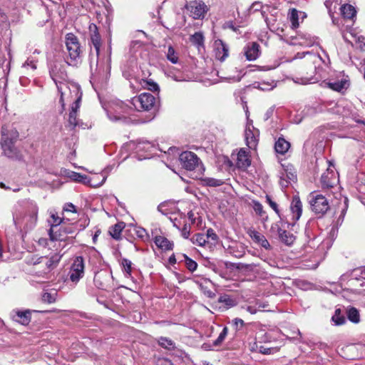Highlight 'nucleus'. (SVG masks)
Segmentation results:
<instances>
[{"mask_svg":"<svg viewBox=\"0 0 365 365\" xmlns=\"http://www.w3.org/2000/svg\"><path fill=\"white\" fill-rule=\"evenodd\" d=\"M232 322L236 329L242 327V326L244 325L243 320L239 318H235Z\"/></svg>","mask_w":365,"mask_h":365,"instance_id":"obj_58","label":"nucleus"},{"mask_svg":"<svg viewBox=\"0 0 365 365\" xmlns=\"http://www.w3.org/2000/svg\"><path fill=\"white\" fill-rule=\"evenodd\" d=\"M297 58H304V64L308 67L307 73L310 76L307 78L305 83H313L315 81H317L318 78H314V76L318 74L321 76V66L322 63H326V62L322 60V57L317 54L310 52H302L297 53L296 54L294 59Z\"/></svg>","mask_w":365,"mask_h":365,"instance_id":"obj_1","label":"nucleus"},{"mask_svg":"<svg viewBox=\"0 0 365 365\" xmlns=\"http://www.w3.org/2000/svg\"><path fill=\"white\" fill-rule=\"evenodd\" d=\"M97 68L98 73L103 76H107L110 70V59L108 58L106 61V65H103L102 63H97Z\"/></svg>","mask_w":365,"mask_h":365,"instance_id":"obj_37","label":"nucleus"},{"mask_svg":"<svg viewBox=\"0 0 365 365\" xmlns=\"http://www.w3.org/2000/svg\"><path fill=\"white\" fill-rule=\"evenodd\" d=\"M251 205L252 206L254 211L257 215L262 217H266V218H267V217L265 215L266 213L264 211L263 206L257 200H252Z\"/></svg>","mask_w":365,"mask_h":365,"instance_id":"obj_38","label":"nucleus"},{"mask_svg":"<svg viewBox=\"0 0 365 365\" xmlns=\"http://www.w3.org/2000/svg\"><path fill=\"white\" fill-rule=\"evenodd\" d=\"M348 318L351 322L358 323L359 322V314L358 310L355 308L349 309L348 311Z\"/></svg>","mask_w":365,"mask_h":365,"instance_id":"obj_44","label":"nucleus"},{"mask_svg":"<svg viewBox=\"0 0 365 365\" xmlns=\"http://www.w3.org/2000/svg\"><path fill=\"white\" fill-rule=\"evenodd\" d=\"M276 86V83L272 81L271 83H262L259 88L262 91H270Z\"/></svg>","mask_w":365,"mask_h":365,"instance_id":"obj_50","label":"nucleus"},{"mask_svg":"<svg viewBox=\"0 0 365 365\" xmlns=\"http://www.w3.org/2000/svg\"><path fill=\"white\" fill-rule=\"evenodd\" d=\"M155 98L149 93H143L131 100V104L137 110H150L155 105Z\"/></svg>","mask_w":365,"mask_h":365,"instance_id":"obj_7","label":"nucleus"},{"mask_svg":"<svg viewBox=\"0 0 365 365\" xmlns=\"http://www.w3.org/2000/svg\"><path fill=\"white\" fill-rule=\"evenodd\" d=\"M341 13L344 19H352L356 16V11L351 4H344L341 7Z\"/></svg>","mask_w":365,"mask_h":365,"instance_id":"obj_27","label":"nucleus"},{"mask_svg":"<svg viewBox=\"0 0 365 365\" xmlns=\"http://www.w3.org/2000/svg\"><path fill=\"white\" fill-rule=\"evenodd\" d=\"M158 344L162 347L171 350L175 348V343L167 337H160L158 339Z\"/></svg>","mask_w":365,"mask_h":365,"instance_id":"obj_39","label":"nucleus"},{"mask_svg":"<svg viewBox=\"0 0 365 365\" xmlns=\"http://www.w3.org/2000/svg\"><path fill=\"white\" fill-rule=\"evenodd\" d=\"M323 86L331 90L344 93L350 86L349 77L344 72H339L334 76L323 81Z\"/></svg>","mask_w":365,"mask_h":365,"instance_id":"obj_4","label":"nucleus"},{"mask_svg":"<svg viewBox=\"0 0 365 365\" xmlns=\"http://www.w3.org/2000/svg\"><path fill=\"white\" fill-rule=\"evenodd\" d=\"M101 175H105L104 173H99V174H96V175L93 178H91V182H98L101 180L102 179V176Z\"/></svg>","mask_w":365,"mask_h":365,"instance_id":"obj_63","label":"nucleus"},{"mask_svg":"<svg viewBox=\"0 0 365 365\" xmlns=\"http://www.w3.org/2000/svg\"><path fill=\"white\" fill-rule=\"evenodd\" d=\"M148 89L152 91H158L159 90L158 85L153 81H148Z\"/></svg>","mask_w":365,"mask_h":365,"instance_id":"obj_55","label":"nucleus"},{"mask_svg":"<svg viewBox=\"0 0 365 365\" xmlns=\"http://www.w3.org/2000/svg\"><path fill=\"white\" fill-rule=\"evenodd\" d=\"M66 46L68 52L69 58L66 60V64L73 66L80 56V44L77 37L73 34L66 36Z\"/></svg>","mask_w":365,"mask_h":365,"instance_id":"obj_5","label":"nucleus"},{"mask_svg":"<svg viewBox=\"0 0 365 365\" xmlns=\"http://www.w3.org/2000/svg\"><path fill=\"white\" fill-rule=\"evenodd\" d=\"M227 334V328L225 327L222 332L220 334L219 336L215 341V345H218L222 342V341L225 339L226 336Z\"/></svg>","mask_w":365,"mask_h":365,"instance_id":"obj_49","label":"nucleus"},{"mask_svg":"<svg viewBox=\"0 0 365 365\" xmlns=\"http://www.w3.org/2000/svg\"><path fill=\"white\" fill-rule=\"evenodd\" d=\"M57 88L61 93L60 103L63 109L65 108L66 102L73 101V105L80 107L82 93L78 84L75 83L60 82Z\"/></svg>","mask_w":365,"mask_h":365,"instance_id":"obj_2","label":"nucleus"},{"mask_svg":"<svg viewBox=\"0 0 365 365\" xmlns=\"http://www.w3.org/2000/svg\"><path fill=\"white\" fill-rule=\"evenodd\" d=\"M207 184L211 186H217L220 185V180L215 179H210L208 180Z\"/></svg>","mask_w":365,"mask_h":365,"instance_id":"obj_64","label":"nucleus"},{"mask_svg":"<svg viewBox=\"0 0 365 365\" xmlns=\"http://www.w3.org/2000/svg\"><path fill=\"white\" fill-rule=\"evenodd\" d=\"M284 177L288 178L289 182L290 181H294L296 180V175L292 173H287V171L283 172Z\"/></svg>","mask_w":365,"mask_h":365,"instance_id":"obj_61","label":"nucleus"},{"mask_svg":"<svg viewBox=\"0 0 365 365\" xmlns=\"http://www.w3.org/2000/svg\"><path fill=\"white\" fill-rule=\"evenodd\" d=\"M16 320L23 325L28 324L31 320V312L29 311L17 312Z\"/></svg>","mask_w":365,"mask_h":365,"instance_id":"obj_31","label":"nucleus"},{"mask_svg":"<svg viewBox=\"0 0 365 365\" xmlns=\"http://www.w3.org/2000/svg\"><path fill=\"white\" fill-rule=\"evenodd\" d=\"M22 67L26 69L31 68L32 70H36V61H35L34 59H33L31 58H28V59L23 64Z\"/></svg>","mask_w":365,"mask_h":365,"instance_id":"obj_48","label":"nucleus"},{"mask_svg":"<svg viewBox=\"0 0 365 365\" xmlns=\"http://www.w3.org/2000/svg\"><path fill=\"white\" fill-rule=\"evenodd\" d=\"M250 236L255 242L261 245L262 247L266 250L269 249L270 245L269 242L265 237L259 232L255 230L250 231Z\"/></svg>","mask_w":365,"mask_h":365,"instance_id":"obj_24","label":"nucleus"},{"mask_svg":"<svg viewBox=\"0 0 365 365\" xmlns=\"http://www.w3.org/2000/svg\"><path fill=\"white\" fill-rule=\"evenodd\" d=\"M285 178H286L284 177V173H282L281 176H280L279 183H280L281 186L283 187H287L288 184L289 183V180Z\"/></svg>","mask_w":365,"mask_h":365,"instance_id":"obj_59","label":"nucleus"},{"mask_svg":"<svg viewBox=\"0 0 365 365\" xmlns=\"http://www.w3.org/2000/svg\"><path fill=\"white\" fill-rule=\"evenodd\" d=\"M336 181L335 173L333 170L330 168H328L327 171L322 175L321 182L324 187H333Z\"/></svg>","mask_w":365,"mask_h":365,"instance_id":"obj_22","label":"nucleus"},{"mask_svg":"<svg viewBox=\"0 0 365 365\" xmlns=\"http://www.w3.org/2000/svg\"><path fill=\"white\" fill-rule=\"evenodd\" d=\"M307 17L304 12L299 11L296 9H292L288 13V18L292 24V29H297L299 26V18L302 20Z\"/></svg>","mask_w":365,"mask_h":365,"instance_id":"obj_21","label":"nucleus"},{"mask_svg":"<svg viewBox=\"0 0 365 365\" xmlns=\"http://www.w3.org/2000/svg\"><path fill=\"white\" fill-rule=\"evenodd\" d=\"M187 217H188V218L190 220L192 224L197 223V225H199L201 222L200 219V218H196L195 217V214L192 211H190V212H189L187 213Z\"/></svg>","mask_w":365,"mask_h":365,"instance_id":"obj_52","label":"nucleus"},{"mask_svg":"<svg viewBox=\"0 0 365 365\" xmlns=\"http://www.w3.org/2000/svg\"><path fill=\"white\" fill-rule=\"evenodd\" d=\"M153 146L150 143H140L138 146V150H149L150 148H153Z\"/></svg>","mask_w":365,"mask_h":365,"instance_id":"obj_56","label":"nucleus"},{"mask_svg":"<svg viewBox=\"0 0 365 365\" xmlns=\"http://www.w3.org/2000/svg\"><path fill=\"white\" fill-rule=\"evenodd\" d=\"M214 51L217 59L220 61H223L229 56V48L228 46L220 39L215 41Z\"/></svg>","mask_w":365,"mask_h":365,"instance_id":"obj_18","label":"nucleus"},{"mask_svg":"<svg viewBox=\"0 0 365 365\" xmlns=\"http://www.w3.org/2000/svg\"><path fill=\"white\" fill-rule=\"evenodd\" d=\"M257 351L263 354H272L277 351V348L274 347H266L263 345H260L259 346H257Z\"/></svg>","mask_w":365,"mask_h":365,"instance_id":"obj_46","label":"nucleus"},{"mask_svg":"<svg viewBox=\"0 0 365 365\" xmlns=\"http://www.w3.org/2000/svg\"><path fill=\"white\" fill-rule=\"evenodd\" d=\"M302 213V203L299 196H294L290 204V220L294 224L299 220Z\"/></svg>","mask_w":365,"mask_h":365,"instance_id":"obj_17","label":"nucleus"},{"mask_svg":"<svg viewBox=\"0 0 365 365\" xmlns=\"http://www.w3.org/2000/svg\"><path fill=\"white\" fill-rule=\"evenodd\" d=\"M250 164L251 160L248 153L245 148H241L237 154L236 165L238 168L245 170L247 168Z\"/></svg>","mask_w":365,"mask_h":365,"instance_id":"obj_19","label":"nucleus"},{"mask_svg":"<svg viewBox=\"0 0 365 365\" xmlns=\"http://www.w3.org/2000/svg\"><path fill=\"white\" fill-rule=\"evenodd\" d=\"M93 281L96 287L98 289L103 290L111 289L113 282L112 272L106 269H101L96 273Z\"/></svg>","mask_w":365,"mask_h":365,"instance_id":"obj_10","label":"nucleus"},{"mask_svg":"<svg viewBox=\"0 0 365 365\" xmlns=\"http://www.w3.org/2000/svg\"><path fill=\"white\" fill-rule=\"evenodd\" d=\"M290 147V143L283 138H279L275 143V150L279 154H284L287 153Z\"/></svg>","mask_w":365,"mask_h":365,"instance_id":"obj_28","label":"nucleus"},{"mask_svg":"<svg viewBox=\"0 0 365 365\" xmlns=\"http://www.w3.org/2000/svg\"><path fill=\"white\" fill-rule=\"evenodd\" d=\"M38 208L36 204H31L29 214L25 217L26 224L29 227H34L38 219Z\"/></svg>","mask_w":365,"mask_h":365,"instance_id":"obj_23","label":"nucleus"},{"mask_svg":"<svg viewBox=\"0 0 365 365\" xmlns=\"http://www.w3.org/2000/svg\"><path fill=\"white\" fill-rule=\"evenodd\" d=\"M124 228V222H118L110 228V234L114 239L118 240L120 238L121 232Z\"/></svg>","mask_w":365,"mask_h":365,"instance_id":"obj_33","label":"nucleus"},{"mask_svg":"<svg viewBox=\"0 0 365 365\" xmlns=\"http://www.w3.org/2000/svg\"><path fill=\"white\" fill-rule=\"evenodd\" d=\"M121 265L123 267V271L127 277L131 276L132 272V262L128 259H123L121 261Z\"/></svg>","mask_w":365,"mask_h":365,"instance_id":"obj_40","label":"nucleus"},{"mask_svg":"<svg viewBox=\"0 0 365 365\" xmlns=\"http://www.w3.org/2000/svg\"><path fill=\"white\" fill-rule=\"evenodd\" d=\"M154 242L158 248L163 250H170L173 247V244L164 236H155Z\"/></svg>","mask_w":365,"mask_h":365,"instance_id":"obj_25","label":"nucleus"},{"mask_svg":"<svg viewBox=\"0 0 365 365\" xmlns=\"http://www.w3.org/2000/svg\"><path fill=\"white\" fill-rule=\"evenodd\" d=\"M219 302L221 303H224L229 307H233L235 304V301L227 295L221 296L219 298Z\"/></svg>","mask_w":365,"mask_h":365,"instance_id":"obj_47","label":"nucleus"},{"mask_svg":"<svg viewBox=\"0 0 365 365\" xmlns=\"http://www.w3.org/2000/svg\"><path fill=\"white\" fill-rule=\"evenodd\" d=\"M101 176H102V179L100 182H95L93 183V182H91V178L85 175H81V174L74 172V171H71L68 173V177L73 181H75L77 182H81L84 185L91 186L92 187H98L103 185V183L106 182V180L107 179V175H101Z\"/></svg>","mask_w":365,"mask_h":365,"instance_id":"obj_14","label":"nucleus"},{"mask_svg":"<svg viewBox=\"0 0 365 365\" xmlns=\"http://www.w3.org/2000/svg\"><path fill=\"white\" fill-rule=\"evenodd\" d=\"M57 296L58 293L56 290L45 292L41 296V299L45 303L53 304L56 301Z\"/></svg>","mask_w":365,"mask_h":365,"instance_id":"obj_32","label":"nucleus"},{"mask_svg":"<svg viewBox=\"0 0 365 365\" xmlns=\"http://www.w3.org/2000/svg\"><path fill=\"white\" fill-rule=\"evenodd\" d=\"M269 9L270 7L268 5H262L261 2L256 1L251 5L250 10L251 12L260 11L262 16L264 18L265 21H267V17L266 14L269 11Z\"/></svg>","mask_w":365,"mask_h":365,"instance_id":"obj_29","label":"nucleus"},{"mask_svg":"<svg viewBox=\"0 0 365 365\" xmlns=\"http://www.w3.org/2000/svg\"><path fill=\"white\" fill-rule=\"evenodd\" d=\"M205 235L207 237V240L211 239L212 240L215 241L217 239V236L212 229H208L207 230V233Z\"/></svg>","mask_w":365,"mask_h":365,"instance_id":"obj_53","label":"nucleus"},{"mask_svg":"<svg viewBox=\"0 0 365 365\" xmlns=\"http://www.w3.org/2000/svg\"><path fill=\"white\" fill-rule=\"evenodd\" d=\"M266 200H267V202H268V204L269 205V206L274 210V212L277 215H279V211L278 210L277 204L275 202L272 201V200L271 199V197L269 195L266 196Z\"/></svg>","mask_w":365,"mask_h":365,"instance_id":"obj_51","label":"nucleus"},{"mask_svg":"<svg viewBox=\"0 0 365 365\" xmlns=\"http://www.w3.org/2000/svg\"><path fill=\"white\" fill-rule=\"evenodd\" d=\"M279 235L281 240L287 245H292L295 240L292 234L284 230H279Z\"/></svg>","mask_w":365,"mask_h":365,"instance_id":"obj_34","label":"nucleus"},{"mask_svg":"<svg viewBox=\"0 0 365 365\" xmlns=\"http://www.w3.org/2000/svg\"><path fill=\"white\" fill-rule=\"evenodd\" d=\"M246 310L252 314H256L259 309L255 306H248Z\"/></svg>","mask_w":365,"mask_h":365,"instance_id":"obj_62","label":"nucleus"},{"mask_svg":"<svg viewBox=\"0 0 365 365\" xmlns=\"http://www.w3.org/2000/svg\"><path fill=\"white\" fill-rule=\"evenodd\" d=\"M332 320L336 325H341L344 323L345 318L342 314H341L340 309H338L335 311V314L332 317Z\"/></svg>","mask_w":365,"mask_h":365,"instance_id":"obj_45","label":"nucleus"},{"mask_svg":"<svg viewBox=\"0 0 365 365\" xmlns=\"http://www.w3.org/2000/svg\"><path fill=\"white\" fill-rule=\"evenodd\" d=\"M191 241L194 245L203 247L207 242V237L205 234L197 233L192 237Z\"/></svg>","mask_w":365,"mask_h":365,"instance_id":"obj_35","label":"nucleus"},{"mask_svg":"<svg viewBox=\"0 0 365 365\" xmlns=\"http://www.w3.org/2000/svg\"><path fill=\"white\" fill-rule=\"evenodd\" d=\"M259 130L252 125V121H248L246 125L245 136L246 144L249 148L255 150L258 143Z\"/></svg>","mask_w":365,"mask_h":365,"instance_id":"obj_15","label":"nucleus"},{"mask_svg":"<svg viewBox=\"0 0 365 365\" xmlns=\"http://www.w3.org/2000/svg\"><path fill=\"white\" fill-rule=\"evenodd\" d=\"M85 264L82 257H76L74 258L69 272V279L76 284L84 276Z\"/></svg>","mask_w":365,"mask_h":365,"instance_id":"obj_8","label":"nucleus"},{"mask_svg":"<svg viewBox=\"0 0 365 365\" xmlns=\"http://www.w3.org/2000/svg\"><path fill=\"white\" fill-rule=\"evenodd\" d=\"M62 218L58 217L56 214L53 212H51V220L48 221L51 225V229L49 230V237L52 242H58V246L61 248L64 247L65 245V239L61 237L60 235H57L56 232H54V228L57 227L61 222Z\"/></svg>","mask_w":365,"mask_h":365,"instance_id":"obj_13","label":"nucleus"},{"mask_svg":"<svg viewBox=\"0 0 365 365\" xmlns=\"http://www.w3.org/2000/svg\"><path fill=\"white\" fill-rule=\"evenodd\" d=\"M61 255L59 254H54L49 259H46V265L48 271L53 269L59 262Z\"/></svg>","mask_w":365,"mask_h":365,"instance_id":"obj_36","label":"nucleus"},{"mask_svg":"<svg viewBox=\"0 0 365 365\" xmlns=\"http://www.w3.org/2000/svg\"><path fill=\"white\" fill-rule=\"evenodd\" d=\"M79 107H76V105H72L71 110L68 115V125L72 128H75L78 125L77 119V111Z\"/></svg>","mask_w":365,"mask_h":365,"instance_id":"obj_30","label":"nucleus"},{"mask_svg":"<svg viewBox=\"0 0 365 365\" xmlns=\"http://www.w3.org/2000/svg\"><path fill=\"white\" fill-rule=\"evenodd\" d=\"M244 53L247 61H255L259 56V45L255 42L248 43L244 48Z\"/></svg>","mask_w":365,"mask_h":365,"instance_id":"obj_20","label":"nucleus"},{"mask_svg":"<svg viewBox=\"0 0 365 365\" xmlns=\"http://www.w3.org/2000/svg\"><path fill=\"white\" fill-rule=\"evenodd\" d=\"M314 41L306 35H299L293 38L291 41L292 45H299L302 46H310L313 44Z\"/></svg>","mask_w":365,"mask_h":365,"instance_id":"obj_26","label":"nucleus"},{"mask_svg":"<svg viewBox=\"0 0 365 365\" xmlns=\"http://www.w3.org/2000/svg\"><path fill=\"white\" fill-rule=\"evenodd\" d=\"M182 257L184 259V262L185 264L186 267L188 270L190 272H194L197 269V264L195 261L190 259L189 257H187L186 255L183 254Z\"/></svg>","mask_w":365,"mask_h":365,"instance_id":"obj_43","label":"nucleus"},{"mask_svg":"<svg viewBox=\"0 0 365 365\" xmlns=\"http://www.w3.org/2000/svg\"><path fill=\"white\" fill-rule=\"evenodd\" d=\"M348 198L341 195L339 198H336L332 202L334 222L336 226L341 225L344 221V216L348 209Z\"/></svg>","mask_w":365,"mask_h":365,"instance_id":"obj_6","label":"nucleus"},{"mask_svg":"<svg viewBox=\"0 0 365 365\" xmlns=\"http://www.w3.org/2000/svg\"><path fill=\"white\" fill-rule=\"evenodd\" d=\"M63 210L66 212H76L75 206L72 203H67L63 207Z\"/></svg>","mask_w":365,"mask_h":365,"instance_id":"obj_60","label":"nucleus"},{"mask_svg":"<svg viewBox=\"0 0 365 365\" xmlns=\"http://www.w3.org/2000/svg\"><path fill=\"white\" fill-rule=\"evenodd\" d=\"M190 41L197 46H202L204 43V36L202 33H195L190 37Z\"/></svg>","mask_w":365,"mask_h":365,"instance_id":"obj_42","label":"nucleus"},{"mask_svg":"<svg viewBox=\"0 0 365 365\" xmlns=\"http://www.w3.org/2000/svg\"><path fill=\"white\" fill-rule=\"evenodd\" d=\"M190 234V228L187 225H185L183 228L181 230V235L185 239H187Z\"/></svg>","mask_w":365,"mask_h":365,"instance_id":"obj_54","label":"nucleus"},{"mask_svg":"<svg viewBox=\"0 0 365 365\" xmlns=\"http://www.w3.org/2000/svg\"><path fill=\"white\" fill-rule=\"evenodd\" d=\"M187 9L193 19H200L204 17L208 11V7L202 1H193L187 6Z\"/></svg>","mask_w":365,"mask_h":365,"instance_id":"obj_16","label":"nucleus"},{"mask_svg":"<svg viewBox=\"0 0 365 365\" xmlns=\"http://www.w3.org/2000/svg\"><path fill=\"white\" fill-rule=\"evenodd\" d=\"M179 160L182 168L187 170H194L200 164V160L197 155L190 151L182 152Z\"/></svg>","mask_w":365,"mask_h":365,"instance_id":"obj_12","label":"nucleus"},{"mask_svg":"<svg viewBox=\"0 0 365 365\" xmlns=\"http://www.w3.org/2000/svg\"><path fill=\"white\" fill-rule=\"evenodd\" d=\"M166 57L168 61H170L172 63H177L178 62V55L175 52V49L173 46H170L168 48V51L166 53Z\"/></svg>","mask_w":365,"mask_h":365,"instance_id":"obj_41","label":"nucleus"},{"mask_svg":"<svg viewBox=\"0 0 365 365\" xmlns=\"http://www.w3.org/2000/svg\"><path fill=\"white\" fill-rule=\"evenodd\" d=\"M309 203L312 210L316 214L324 215L329 209L328 200L321 194L311 193Z\"/></svg>","mask_w":365,"mask_h":365,"instance_id":"obj_9","label":"nucleus"},{"mask_svg":"<svg viewBox=\"0 0 365 365\" xmlns=\"http://www.w3.org/2000/svg\"><path fill=\"white\" fill-rule=\"evenodd\" d=\"M19 138V133L16 129H8L2 127L1 143L6 155L11 158L19 159L21 155L18 149L14 146L15 142Z\"/></svg>","mask_w":365,"mask_h":365,"instance_id":"obj_3","label":"nucleus"},{"mask_svg":"<svg viewBox=\"0 0 365 365\" xmlns=\"http://www.w3.org/2000/svg\"><path fill=\"white\" fill-rule=\"evenodd\" d=\"M66 63L55 62L50 69V75L55 82L56 86H59L60 82H66L67 72L66 71Z\"/></svg>","mask_w":365,"mask_h":365,"instance_id":"obj_11","label":"nucleus"},{"mask_svg":"<svg viewBox=\"0 0 365 365\" xmlns=\"http://www.w3.org/2000/svg\"><path fill=\"white\" fill-rule=\"evenodd\" d=\"M358 46L361 50L365 51V38L363 36H359L357 38Z\"/></svg>","mask_w":365,"mask_h":365,"instance_id":"obj_57","label":"nucleus"}]
</instances>
